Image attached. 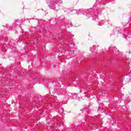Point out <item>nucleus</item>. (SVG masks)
<instances>
[{"label": "nucleus", "mask_w": 131, "mask_h": 131, "mask_svg": "<svg viewBox=\"0 0 131 131\" xmlns=\"http://www.w3.org/2000/svg\"><path fill=\"white\" fill-rule=\"evenodd\" d=\"M59 3V0H54L51 2V3L49 5L50 8L52 10H56V5Z\"/></svg>", "instance_id": "obj_1"}, {"label": "nucleus", "mask_w": 131, "mask_h": 131, "mask_svg": "<svg viewBox=\"0 0 131 131\" xmlns=\"http://www.w3.org/2000/svg\"><path fill=\"white\" fill-rule=\"evenodd\" d=\"M114 30L115 31H117V32H120V31H121V29L120 28V27H119L114 29Z\"/></svg>", "instance_id": "obj_2"}, {"label": "nucleus", "mask_w": 131, "mask_h": 131, "mask_svg": "<svg viewBox=\"0 0 131 131\" xmlns=\"http://www.w3.org/2000/svg\"><path fill=\"white\" fill-rule=\"evenodd\" d=\"M113 52H114H114H115V54H116V55H119V52H118V51L117 50V48H114V49H113Z\"/></svg>", "instance_id": "obj_3"}]
</instances>
